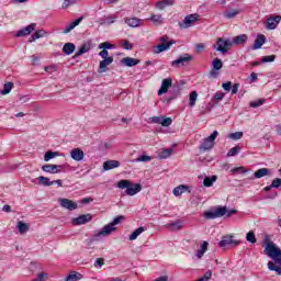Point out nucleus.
<instances>
[{
  "label": "nucleus",
  "mask_w": 281,
  "mask_h": 281,
  "mask_svg": "<svg viewBox=\"0 0 281 281\" xmlns=\"http://www.w3.org/2000/svg\"><path fill=\"white\" fill-rule=\"evenodd\" d=\"M263 247L266 256L281 267V250L273 241H271V239H269V235L263 237Z\"/></svg>",
  "instance_id": "1"
},
{
  "label": "nucleus",
  "mask_w": 281,
  "mask_h": 281,
  "mask_svg": "<svg viewBox=\"0 0 281 281\" xmlns=\"http://www.w3.org/2000/svg\"><path fill=\"white\" fill-rule=\"evenodd\" d=\"M116 188H119V190H125L124 193L126 196H135V194H139V191L142 190V186L139 183H133L128 179L120 180Z\"/></svg>",
  "instance_id": "2"
},
{
  "label": "nucleus",
  "mask_w": 281,
  "mask_h": 281,
  "mask_svg": "<svg viewBox=\"0 0 281 281\" xmlns=\"http://www.w3.org/2000/svg\"><path fill=\"white\" fill-rule=\"evenodd\" d=\"M122 218H124V216L114 217V220L111 223L103 226V228L101 231H99L98 233H95L93 235V239L100 240V238H102L104 236H109V235L113 234V232H117V227H115V225H120L122 223Z\"/></svg>",
  "instance_id": "3"
},
{
  "label": "nucleus",
  "mask_w": 281,
  "mask_h": 281,
  "mask_svg": "<svg viewBox=\"0 0 281 281\" xmlns=\"http://www.w3.org/2000/svg\"><path fill=\"white\" fill-rule=\"evenodd\" d=\"M232 214H236V210H227V206H218L214 211H207L204 213L205 218L210 221L214 218H221L222 216H232Z\"/></svg>",
  "instance_id": "4"
},
{
  "label": "nucleus",
  "mask_w": 281,
  "mask_h": 281,
  "mask_svg": "<svg viewBox=\"0 0 281 281\" xmlns=\"http://www.w3.org/2000/svg\"><path fill=\"white\" fill-rule=\"evenodd\" d=\"M232 40L220 37L216 40V43L213 45L216 52H221V54H227L229 49H232Z\"/></svg>",
  "instance_id": "5"
},
{
  "label": "nucleus",
  "mask_w": 281,
  "mask_h": 281,
  "mask_svg": "<svg viewBox=\"0 0 281 281\" xmlns=\"http://www.w3.org/2000/svg\"><path fill=\"white\" fill-rule=\"evenodd\" d=\"M192 60H194V56L186 53L180 55L176 60H172L171 67H187V65H190Z\"/></svg>",
  "instance_id": "6"
},
{
  "label": "nucleus",
  "mask_w": 281,
  "mask_h": 281,
  "mask_svg": "<svg viewBox=\"0 0 281 281\" xmlns=\"http://www.w3.org/2000/svg\"><path fill=\"white\" fill-rule=\"evenodd\" d=\"M200 15L194 13V14H189L184 18L182 22H180V27L181 30H188V27H192L196 21H199Z\"/></svg>",
  "instance_id": "7"
},
{
  "label": "nucleus",
  "mask_w": 281,
  "mask_h": 281,
  "mask_svg": "<svg viewBox=\"0 0 281 281\" xmlns=\"http://www.w3.org/2000/svg\"><path fill=\"white\" fill-rule=\"evenodd\" d=\"M216 137H218V131H214L209 137L204 138L201 148L203 150H212V148H214Z\"/></svg>",
  "instance_id": "8"
},
{
  "label": "nucleus",
  "mask_w": 281,
  "mask_h": 281,
  "mask_svg": "<svg viewBox=\"0 0 281 281\" xmlns=\"http://www.w3.org/2000/svg\"><path fill=\"white\" fill-rule=\"evenodd\" d=\"M149 122L151 124H160V126H171L172 125V119L168 116H151L149 117Z\"/></svg>",
  "instance_id": "9"
},
{
  "label": "nucleus",
  "mask_w": 281,
  "mask_h": 281,
  "mask_svg": "<svg viewBox=\"0 0 281 281\" xmlns=\"http://www.w3.org/2000/svg\"><path fill=\"white\" fill-rule=\"evenodd\" d=\"M60 207H64V210H69V212H74V210H78V203L66 199L61 198L58 200Z\"/></svg>",
  "instance_id": "10"
},
{
  "label": "nucleus",
  "mask_w": 281,
  "mask_h": 281,
  "mask_svg": "<svg viewBox=\"0 0 281 281\" xmlns=\"http://www.w3.org/2000/svg\"><path fill=\"white\" fill-rule=\"evenodd\" d=\"M34 30H36V23H32V24L25 26L24 29L19 30V31L15 33V36H16L18 38H21V37H23V36H30V35L34 32Z\"/></svg>",
  "instance_id": "11"
},
{
  "label": "nucleus",
  "mask_w": 281,
  "mask_h": 281,
  "mask_svg": "<svg viewBox=\"0 0 281 281\" xmlns=\"http://www.w3.org/2000/svg\"><path fill=\"white\" fill-rule=\"evenodd\" d=\"M91 214L79 215L78 217L72 218V225H87V223H91Z\"/></svg>",
  "instance_id": "12"
},
{
  "label": "nucleus",
  "mask_w": 281,
  "mask_h": 281,
  "mask_svg": "<svg viewBox=\"0 0 281 281\" xmlns=\"http://www.w3.org/2000/svg\"><path fill=\"white\" fill-rule=\"evenodd\" d=\"M177 43L175 40H170L166 44H158L154 46V54H161V52H168L170 49L171 45H175Z\"/></svg>",
  "instance_id": "13"
},
{
  "label": "nucleus",
  "mask_w": 281,
  "mask_h": 281,
  "mask_svg": "<svg viewBox=\"0 0 281 281\" xmlns=\"http://www.w3.org/2000/svg\"><path fill=\"white\" fill-rule=\"evenodd\" d=\"M281 21V15L268 18L266 21L267 30H276Z\"/></svg>",
  "instance_id": "14"
},
{
  "label": "nucleus",
  "mask_w": 281,
  "mask_h": 281,
  "mask_svg": "<svg viewBox=\"0 0 281 281\" xmlns=\"http://www.w3.org/2000/svg\"><path fill=\"white\" fill-rule=\"evenodd\" d=\"M172 87V79L166 78L161 81L160 89L158 90V95H164V93H168V89Z\"/></svg>",
  "instance_id": "15"
},
{
  "label": "nucleus",
  "mask_w": 281,
  "mask_h": 281,
  "mask_svg": "<svg viewBox=\"0 0 281 281\" xmlns=\"http://www.w3.org/2000/svg\"><path fill=\"white\" fill-rule=\"evenodd\" d=\"M60 168H63L60 165H44L42 170L44 172H48L49 175H58L60 172Z\"/></svg>",
  "instance_id": "16"
},
{
  "label": "nucleus",
  "mask_w": 281,
  "mask_h": 281,
  "mask_svg": "<svg viewBox=\"0 0 281 281\" xmlns=\"http://www.w3.org/2000/svg\"><path fill=\"white\" fill-rule=\"evenodd\" d=\"M227 245H240V240L234 239L233 236H225L218 243V247H227Z\"/></svg>",
  "instance_id": "17"
},
{
  "label": "nucleus",
  "mask_w": 281,
  "mask_h": 281,
  "mask_svg": "<svg viewBox=\"0 0 281 281\" xmlns=\"http://www.w3.org/2000/svg\"><path fill=\"white\" fill-rule=\"evenodd\" d=\"M109 65H113V57H108V58H103V60H101L99 63V74H104L106 71V67H109Z\"/></svg>",
  "instance_id": "18"
},
{
  "label": "nucleus",
  "mask_w": 281,
  "mask_h": 281,
  "mask_svg": "<svg viewBox=\"0 0 281 281\" xmlns=\"http://www.w3.org/2000/svg\"><path fill=\"white\" fill-rule=\"evenodd\" d=\"M70 157L74 161H82V159H85V151L80 148H74L70 151Z\"/></svg>",
  "instance_id": "19"
},
{
  "label": "nucleus",
  "mask_w": 281,
  "mask_h": 281,
  "mask_svg": "<svg viewBox=\"0 0 281 281\" xmlns=\"http://www.w3.org/2000/svg\"><path fill=\"white\" fill-rule=\"evenodd\" d=\"M115 21H117V15L115 14L104 15L103 18L100 19V25H113Z\"/></svg>",
  "instance_id": "20"
},
{
  "label": "nucleus",
  "mask_w": 281,
  "mask_h": 281,
  "mask_svg": "<svg viewBox=\"0 0 281 281\" xmlns=\"http://www.w3.org/2000/svg\"><path fill=\"white\" fill-rule=\"evenodd\" d=\"M124 23L128 25V27H140L142 19L138 18H125Z\"/></svg>",
  "instance_id": "21"
},
{
  "label": "nucleus",
  "mask_w": 281,
  "mask_h": 281,
  "mask_svg": "<svg viewBox=\"0 0 281 281\" xmlns=\"http://www.w3.org/2000/svg\"><path fill=\"white\" fill-rule=\"evenodd\" d=\"M265 43H267V37L262 34H258L252 45V49H260Z\"/></svg>",
  "instance_id": "22"
},
{
  "label": "nucleus",
  "mask_w": 281,
  "mask_h": 281,
  "mask_svg": "<svg viewBox=\"0 0 281 281\" xmlns=\"http://www.w3.org/2000/svg\"><path fill=\"white\" fill-rule=\"evenodd\" d=\"M121 65H124L125 67H135L139 65V59L133 57H125L121 59Z\"/></svg>",
  "instance_id": "23"
},
{
  "label": "nucleus",
  "mask_w": 281,
  "mask_h": 281,
  "mask_svg": "<svg viewBox=\"0 0 281 281\" xmlns=\"http://www.w3.org/2000/svg\"><path fill=\"white\" fill-rule=\"evenodd\" d=\"M271 175V169L268 168H260L255 171L254 177L255 179H262V177H269Z\"/></svg>",
  "instance_id": "24"
},
{
  "label": "nucleus",
  "mask_w": 281,
  "mask_h": 281,
  "mask_svg": "<svg viewBox=\"0 0 281 281\" xmlns=\"http://www.w3.org/2000/svg\"><path fill=\"white\" fill-rule=\"evenodd\" d=\"M247 34H240L235 37H233L232 45H245L247 43Z\"/></svg>",
  "instance_id": "25"
},
{
  "label": "nucleus",
  "mask_w": 281,
  "mask_h": 281,
  "mask_svg": "<svg viewBox=\"0 0 281 281\" xmlns=\"http://www.w3.org/2000/svg\"><path fill=\"white\" fill-rule=\"evenodd\" d=\"M80 23H82V18H79L77 20H75L74 22H71L70 24H68L65 29H64V34H69V32H71L72 30H75L76 27H78V25H80Z\"/></svg>",
  "instance_id": "26"
},
{
  "label": "nucleus",
  "mask_w": 281,
  "mask_h": 281,
  "mask_svg": "<svg viewBox=\"0 0 281 281\" xmlns=\"http://www.w3.org/2000/svg\"><path fill=\"white\" fill-rule=\"evenodd\" d=\"M189 190V186L180 184L173 189V196H181V194H184V192H188Z\"/></svg>",
  "instance_id": "27"
},
{
  "label": "nucleus",
  "mask_w": 281,
  "mask_h": 281,
  "mask_svg": "<svg viewBox=\"0 0 281 281\" xmlns=\"http://www.w3.org/2000/svg\"><path fill=\"white\" fill-rule=\"evenodd\" d=\"M85 276L77 271H71L65 279V281H80Z\"/></svg>",
  "instance_id": "28"
},
{
  "label": "nucleus",
  "mask_w": 281,
  "mask_h": 281,
  "mask_svg": "<svg viewBox=\"0 0 281 281\" xmlns=\"http://www.w3.org/2000/svg\"><path fill=\"white\" fill-rule=\"evenodd\" d=\"M113 168H120V161L117 160H108L103 164V170H113Z\"/></svg>",
  "instance_id": "29"
},
{
  "label": "nucleus",
  "mask_w": 281,
  "mask_h": 281,
  "mask_svg": "<svg viewBox=\"0 0 281 281\" xmlns=\"http://www.w3.org/2000/svg\"><path fill=\"white\" fill-rule=\"evenodd\" d=\"M175 3V0H160L156 3V8L158 10H166V8H169Z\"/></svg>",
  "instance_id": "30"
},
{
  "label": "nucleus",
  "mask_w": 281,
  "mask_h": 281,
  "mask_svg": "<svg viewBox=\"0 0 281 281\" xmlns=\"http://www.w3.org/2000/svg\"><path fill=\"white\" fill-rule=\"evenodd\" d=\"M37 183H38V186H44L46 188H49V186H54V182L45 176L37 177Z\"/></svg>",
  "instance_id": "31"
},
{
  "label": "nucleus",
  "mask_w": 281,
  "mask_h": 281,
  "mask_svg": "<svg viewBox=\"0 0 281 281\" xmlns=\"http://www.w3.org/2000/svg\"><path fill=\"white\" fill-rule=\"evenodd\" d=\"M63 52L66 56H71V54L76 52V45L74 43H66L63 47Z\"/></svg>",
  "instance_id": "32"
},
{
  "label": "nucleus",
  "mask_w": 281,
  "mask_h": 281,
  "mask_svg": "<svg viewBox=\"0 0 281 281\" xmlns=\"http://www.w3.org/2000/svg\"><path fill=\"white\" fill-rule=\"evenodd\" d=\"M144 232H146V228H144V226L138 227L130 235L128 240H137V237L142 236Z\"/></svg>",
  "instance_id": "33"
},
{
  "label": "nucleus",
  "mask_w": 281,
  "mask_h": 281,
  "mask_svg": "<svg viewBox=\"0 0 281 281\" xmlns=\"http://www.w3.org/2000/svg\"><path fill=\"white\" fill-rule=\"evenodd\" d=\"M238 14H240V10L238 9H229L227 11L224 12V19H234L236 16H238Z\"/></svg>",
  "instance_id": "34"
},
{
  "label": "nucleus",
  "mask_w": 281,
  "mask_h": 281,
  "mask_svg": "<svg viewBox=\"0 0 281 281\" xmlns=\"http://www.w3.org/2000/svg\"><path fill=\"white\" fill-rule=\"evenodd\" d=\"M46 35H47V32H45V30H38V31L33 33V35L31 36L30 42L34 43V41H38V38H43Z\"/></svg>",
  "instance_id": "35"
},
{
  "label": "nucleus",
  "mask_w": 281,
  "mask_h": 281,
  "mask_svg": "<svg viewBox=\"0 0 281 281\" xmlns=\"http://www.w3.org/2000/svg\"><path fill=\"white\" fill-rule=\"evenodd\" d=\"M209 243L207 241H203L202 245H201V248L198 249L196 251V258L201 259L203 258V256L205 255V251H207V247H209Z\"/></svg>",
  "instance_id": "36"
},
{
  "label": "nucleus",
  "mask_w": 281,
  "mask_h": 281,
  "mask_svg": "<svg viewBox=\"0 0 281 281\" xmlns=\"http://www.w3.org/2000/svg\"><path fill=\"white\" fill-rule=\"evenodd\" d=\"M172 148L160 149L158 153V159H168L172 155Z\"/></svg>",
  "instance_id": "37"
},
{
  "label": "nucleus",
  "mask_w": 281,
  "mask_h": 281,
  "mask_svg": "<svg viewBox=\"0 0 281 281\" xmlns=\"http://www.w3.org/2000/svg\"><path fill=\"white\" fill-rule=\"evenodd\" d=\"M216 179H217L216 176L206 177V178H204V180H203V186H204L205 188H212V186H214V183H216Z\"/></svg>",
  "instance_id": "38"
},
{
  "label": "nucleus",
  "mask_w": 281,
  "mask_h": 281,
  "mask_svg": "<svg viewBox=\"0 0 281 281\" xmlns=\"http://www.w3.org/2000/svg\"><path fill=\"white\" fill-rule=\"evenodd\" d=\"M167 227H170L171 229L179 232V229L183 227V222H181V220H178L176 222L167 224Z\"/></svg>",
  "instance_id": "39"
},
{
  "label": "nucleus",
  "mask_w": 281,
  "mask_h": 281,
  "mask_svg": "<svg viewBox=\"0 0 281 281\" xmlns=\"http://www.w3.org/2000/svg\"><path fill=\"white\" fill-rule=\"evenodd\" d=\"M16 228L20 234H27L30 226L23 222H18Z\"/></svg>",
  "instance_id": "40"
},
{
  "label": "nucleus",
  "mask_w": 281,
  "mask_h": 281,
  "mask_svg": "<svg viewBox=\"0 0 281 281\" xmlns=\"http://www.w3.org/2000/svg\"><path fill=\"white\" fill-rule=\"evenodd\" d=\"M147 21H151V23H158V25H161V23H164V18L161 14H153L147 19Z\"/></svg>",
  "instance_id": "41"
},
{
  "label": "nucleus",
  "mask_w": 281,
  "mask_h": 281,
  "mask_svg": "<svg viewBox=\"0 0 281 281\" xmlns=\"http://www.w3.org/2000/svg\"><path fill=\"white\" fill-rule=\"evenodd\" d=\"M12 87H14L12 82L4 83L3 89L0 91L1 95H8L12 91Z\"/></svg>",
  "instance_id": "42"
},
{
  "label": "nucleus",
  "mask_w": 281,
  "mask_h": 281,
  "mask_svg": "<svg viewBox=\"0 0 281 281\" xmlns=\"http://www.w3.org/2000/svg\"><path fill=\"white\" fill-rule=\"evenodd\" d=\"M269 271H276L277 276H281V268L278 267L273 261L268 262Z\"/></svg>",
  "instance_id": "43"
},
{
  "label": "nucleus",
  "mask_w": 281,
  "mask_h": 281,
  "mask_svg": "<svg viewBox=\"0 0 281 281\" xmlns=\"http://www.w3.org/2000/svg\"><path fill=\"white\" fill-rule=\"evenodd\" d=\"M196 98H199V93L192 91L189 95V106H194L196 104Z\"/></svg>",
  "instance_id": "44"
},
{
  "label": "nucleus",
  "mask_w": 281,
  "mask_h": 281,
  "mask_svg": "<svg viewBox=\"0 0 281 281\" xmlns=\"http://www.w3.org/2000/svg\"><path fill=\"white\" fill-rule=\"evenodd\" d=\"M58 157V151H46L44 155V161H50V159H55Z\"/></svg>",
  "instance_id": "45"
},
{
  "label": "nucleus",
  "mask_w": 281,
  "mask_h": 281,
  "mask_svg": "<svg viewBox=\"0 0 281 281\" xmlns=\"http://www.w3.org/2000/svg\"><path fill=\"white\" fill-rule=\"evenodd\" d=\"M212 67L215 69V71H220V69H223V61L218 58H215L213 59Z\"/></svg>",
  "instance_id": "46"
},
{
  "label": "nucleus",
  "mask_w": 281,
  "mask_h": 281,
  "mask_svg": "<svg viewBox=\"0 0 281 281\" xmlns=\"http://www.w3.org/2000/svg\"><path fill=\"white\" fill-rule=\"evenodd\" d=\"M246 240L248 241V243H251V245H255V243H256V233H254V231H250V232H248L247 234H246Z\"/></svg>",
  "instance_id": "47"
},
{
  "label": "nucleus",
  "mask_w": 281,
  "mask_h": 281,
  "mask_svg": "<svg viewBox=\"0 0 281 281\" xmlns=\"http://www.w3.org/2000/svg\"><path fill=\"white\" fill-rule=\"evenodd\" d=\"M78 3V0H64L61 8L63 10H67V8H71V5H76Z\"/></svg>",
  "instance_id": "48"
},
{
  "label": "nucleus",
  "mask_w": 281,
  "mask_h": 281,
  "mask_svg": "<svg viewBox=\"0 0 281 281\" xmlns=\"http://www.w3.org/2000/svg\"><path fill=\"white\" fill-rule=\"evenodd\" d=\"M228 139H233L234 142L238 139H243V132H235V133L228 134Z\"/></svg>",
  "instance_id": "49"
},
{
  "label": "nucleus",
  "mask_w": 281,
  "mask_h": 281,
  "mask_svg": "<svg viewBox=\"0 0 281 281\" xmlns=\"http://www.w3.org/2000/svg\"><path fill=\"white\" fill-rule=\"evenodd\" d=\"M99 49H115V45L109 43V42H103L99 45Z\"/></svg>",
  "instance_id": "50"
},
{
  "label": "nucleus",
  "mask_w": 281,
  "mask_h": 281,
  "mask_svg": "<svg viewBox=\"0 0 281 281\" xmlns=\"http://www.w3.org/2000/svg\"><path fill=\"white\" fill-rule=\"evenodd\" d=\"M233 175H245L247 172V169L245 167H235L231 170Z\"/></svg>",
  "instance_id": "51"
},
{
  "label": "nucleus",
  "mask_w": 281,
  "mask_h": 281,
  "mask_svg": "<svg viewBox=\"0 0 281 281\" xmlns=\"http://www.w3.org/2000/svg\"><path fill=\"white\" fill-rule=\"evenodd\" d=\"M89 46L87 45H82L78 52L75 54V56L78 58V56H82V54H87V52H89Z\"/></svg>",
  "instance_id": "52"
},
{
  "label": "nucleus",
  "mask_w": 281,
  "mask_h": 281,
  "mask_svg": "<svg viewBox=\"0 0 281 281\" xmlns=\"http://www.w3.org/2000/svg\"><path fill=\"white\" fill-rule=\"evenodd\" d=\"M240 153V147H233L228 150L227 157H236Z\"/></svg>",
  "instance_id": "53"
},
{
  "label": "nucleus",
  "mask_w": 281,
  "mask_h": 281,
  "mask_svg": "<svg viewBox=\"0 0 281 281\" xmlns=\"http://www.w3.org/2000/svg\"><path fill=\"white\" fill-rule=\"evenodd\" d=\"M265 104V100L259 99L258 101L250 102L251 109H258V106H262Z\"/></svg>",
  "instance_id": "54"
},
{
  "label": "nucleus",
  "mask_w": 281,
  "mask_h": 281,
  "mask_svg": "<svg viewBox=\"0 0 281 281\" xmlns=\"http://www.w3.org/2000/svg\"><path fill=\"white\" fill-rule=\"evenodd\" d=\"M95 269H102L104 267V259L103 258H97L94 261Z\"/></svg>",
  "instance_id": "55"
},
{
  "label": "nucleus",
  "mask_w": 281,
  "mask_h": 281,
  "mask_svg": "<svg viewBox=\"0 0 281 281\" xmlns=\"http://www.w3.org/2000/svg\"><path fill=\"white\" fill-rule=\"evenodd\" d=\"M273 60H276V55H268L261 58V63H273Z\"/></svg>",
  "instance_id": "56"
},
{
  "label": "nucleus",
  "mask_w": 281,
  "mask_h": 281,
  "mask_svg": "<svg viewBox=\"0 0 281 281\" xmlns=\"http://www.w3.org/2000/svg\"><path fill=\"white\" fill-rule=\"evenodd\" d=\"M136 161H153V157L150 156H146V155H142L139 156Z\"/></svg>",
  "instance_id": "57"
},
{
  "label": "nucleus",
  "mask_w": 281,
  "mask_h": 281,
  "mask_svg": "<svg viewBox=\"0 0 281 281\" xmlns=\"http://www.w3.org/2000/svg\"><path fill=\"white\" fill-rule=\"evenodd\" d=\"M281 187V178H276L272 180L271 188H280Z\"/></svg>",
  "instance_id": "58"
},
{
  "label": "nucleus",
  "mask_w": 281,
  "mask_h": 281,
  "mask_svg": "<svg viewBox=\"0 0 281 281\" xmlns=\"http://www.w3.org/2000/svg\"><path fill=\"white\" fill-rule=\"evenodd\" d=\"M225 98V93L223 91H217L214 95V100H223Z\"/></svg>",
  "instance_id": "59"
},
{
  "label": "nucleus",
  "mask_w": 281,
  "mask_h": 281,
  "mask_svg": "<svg viewBox=\"0 0 281 281\" xmlns=\"http://www.w3.org/2000/svg\"><path fill=\"white\" fill-rule=\"evenodd\" d=\"M122 46L124 47V49H127V50L133 49V44H130V42L126 40L122 42Z\"/></svg>",
  "instance_id": "60"
},
{
  "label": "nucleus",
  "mask_w": 281,
  "mask_h": 281,
  "mask_svg": "<svg viewBox=\"0 0 281 281\" xmlns=\"http://www.w3.org/2000/svg\"><path fill=\"white\" fill-rule=\"evenodd\" d=\"M222 89H224V91H232V83H231V81L223 83L222 85Z\"/></svg>",
  "instance_id": "61"
},
{
  "label": "nucleus",
  "mask_w": 281,
  "mask_h": 281,
  "mask_svg": "<svg viewBox=\"0 0 281 281\" xmlns=\"http://www.w3.org/2000/svg\"><path fill=\"white\" fill-rule=\"evenodd\" d=\"M102 50L99 53L100 58H109V50L101 48Z\"/></svg>",
  "instance_id": "62"
},
{
  "label": "nucleus",
  "mask_w": 281,
  "mask_h": 281,
  "mask_svg": "<svg viewBox=\"0 0 281 281\" xmlns=\"http://www.w3.org/2000/svg\"><path fill=\"white\" fill-rule=\"evenodd\" d=\"M203 49H205V44L200 43V44H196V45H195V50H196L198 53L203 52Z\"/></svg>",
  "instance_id": "63"
},
{
  "label": "nucleus",
  "mask_w": 281,
  "mask_h": 281,
  "mask_svg": "<svg viewBox=\"0 0 281 281\" xmlns=\"http://www.w3.org/2000/svg\"><path fill=\"white\" fill-rule=\"evenodd\" d=\"M258 80V74L251 72L249 77L250 82H256Z\"/></svg>",
  "instance_id": "64"
}]
</instances>
